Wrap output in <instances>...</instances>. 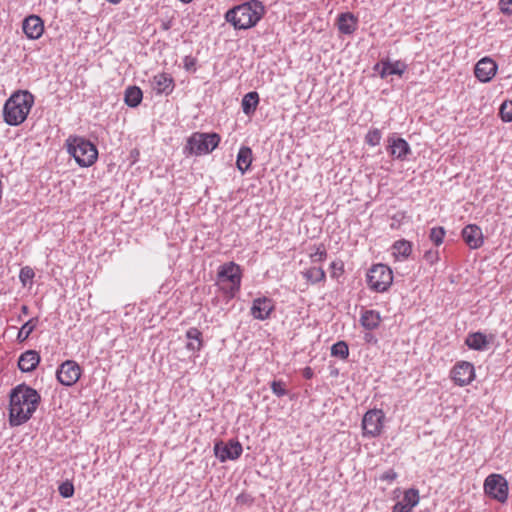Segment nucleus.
Listing matches in <instances>:
<instances>
[{
    "instance_id": "28",
    "label": "nucleus",
    "mask_w": 512,
    "mask_h": 512,
    "mask_svg": "<svg viewBox=\"0 0 512 512\" xmlns=\"http://www.w3.org/2000/svg\"><path fill=\"white\" fill-rule=\"evenodd\" d=\"M420 500L419 491L414 488H410L404 492L402 505L409 511L418 505Z\"/></svg>"
},
{
    "instance_id": "31",
    "label": "nucleus",
    "mask_w": 512,
    "mask_h": 512,
    "mask_svg": "<svg viewBox=\"0 0 512 512\" xmlns=\"http://www.w3.org/2000/svg\"><path fill=\"white\" fill-rule=\"evenodd\" d=\"M331 355L346 359L349 356V348L346 342L338 341L331 347Z\"/></svg>"
},
{
    "instance_id": "27",
    "label": "nucleus",
    "mask_w": 512,
    "mask_h": 512,
    "mask_svg": "<svg viewBox=\"0 0 512 512\" xmlns=\"http://www.w3.org/2000/svg\"><path fill=\"white\" fill-rule=\"evenodd\" d=\"M143 98L142 90L137 86H129L125 91L124 101L129 107H137Z\"/></svg>"
},
{
    "instance_id": "4",
    "label": "nucleus",
    "mask_w": 512,
    "mask_h": 512,
    "mask_svg": "<svg viewBox=\"0 0 512 512\" xmlns=\"http://www.w3.org/2000/svg\"><path fill=\"white\" fill-rule=\"evenodd\" d=\"M67 150L81 167H89L96 160L98 151L96 146L82 137H73L66 140Z\"/></svg>"
},
{
    "instance_id": "21",
    "label": "nucleus",
    "mask_w": 512,
    "mask_h": 512,
    "mask_svg": "<svg viewBox=\"0 0 512 512\" xmlns=\"http://www.w3.org/2000/svg\"><path fill=\"white\" fill-rule=\"evenodd\" d=\"M382 321L381 315L376 310H362L360 324L366 330H375L380 326Z\"/></svg>"
},
{
    "instance_id": "32",
    "label": "nucleus",
    "mask_w": 512,
    "mask_h": 512,
    "mask_svg": "<svg viewBox=\"0 0 512 512\" xmlns=\"http://www.w3.org/2000/svg\"><path fill=\"white\" fill-rule=\"evenodd\" d=\"M499 115L504 122H512V101L505 100L499 109Z\"/></svg>"
},
{
    "instance_id": "30",
    "label": "nucleus",
    "mask_w": 512,
    "mask_h": 512,
    "mask_svg": "<svg viewBox=\"0 0 512 512\" xmlns=\"http://www.w3.org/2000/svg\"><path fill=\"white\" fill-rule=\"evenodd\" d=\"M37 323H38V318H36V317L31 318L30 320L25 322L18 332V335H17L18 342L21 343V342H24L25 340H27L28 337L30 336V334L36 328Z\"/></svg>"
},
{
    "instance_id": "47",
    "label": "nucleus",
    "mask_w": 512,
    "mask_h": 512,
    "mask_svg": "<svg viewBox=\"0 0 512 512\" xmlns=\"http://www.w3.org/2000/svg\"><path fill=\"white\" fill-rule=\"evenodd\" d=\"M364 338H365V340H366L367 342H372V341L376 342V339H375V338H374V336H373L372 334H370V333L365 334V337H364Z\"/></svg>"
},
{
    "instance_id": "15",
    "label": "nucleus",
    "mask_w": 512,
    "mask_h": 512,
    "mask_svg": "<svg viewBox=\"0 0 512 512\" xmlns=\"http://www.w3.org/2000/svg\"><path fill=\"white\" fill-rule=\"evenodd\" d=\"M498 66L494 60L488 57L480 59L475 65L474 73L476 78L483 82H489L495 76Z\"/></svg>"
},
{
    "instance_id": "49",
    "label": "nucleus",
    "mask_w": 512,
    "mask_h": 512,
    "mask_svg": "<svg viewBox=\"0 0 512 512\" xmlns=\"http://www.w3.org/2000/svg\"><path fill=\"white\" fill-rule=\"evenodd\" d=\"M381 68H382V61H381V62H379V63H376V64L374 65V67H373V70L379 73V71L381 70Z\"/></svg>"
},
{
    "instance_id": "25",
    "label": "nucleus",
    "mask_w": 512,
    "mask_h": 512,
    "mask_svg": "<svg viewBox=\"0 0 512 512\" xmlns=\"http://www.w3.org/2000/svg\"><path fill=\"white\" fill-rule=\"evenodd\" d=\"M393 255L398 260H406L412 252V243L405 239L397 240L392 245Z\"/></svg>"
},
{
    "instance_id": "34",
    "label": "nucleus",
    "mask_w": 512,
    "mask_h": 512,
    "mask_svg": "<svg viewBox=\"0 0 512 512\" xmlns=\"http://www.w3.org/2000/svg\"><path fill=\"white\" fill-rule=\"evenodd\" d=\"M445 236V229L441 226L433 227L430 230V240L436 245L439 246L443 243V239Z\"/></svg>"
},
{
    "instance_id": "20",
    "label": "nucleus",
    "mask_w": 512,
    "mask_h": 512,
    "mask_svg": "<svg viewBox=\"0 0 512 512\" xmlns=\"http://www.w3.org/2000/svg\"><path fill=\"white\" fill-rule=\"evenodd\" d=\"M40 362V355L35 350H27L18 359V367L22 372H31Z\"/></svg>"
},
{
    "instance_id": "23",
    "label": "nucleus",
    "mask_w": 512,
    "mask_h": 512,
    "mask_svg": "<svg viewBox=\"0 0 512 512\" xmlns=\"http://www.w3.org/2000/svg\"><path fill=\"white\" fill-rule=\"evenodd\" d=\"M186 337L189 340L186 344L187 350L199 352L203 346L202 332L196 327H191L187 330Z\"/></svg>"
},
{
    "instance_id": "12",
    "label": "nucleus",
    "mask_w": 512,
    "mask_h": 512,
    "mask_svg": "<svg viewBox=\"0 0 512 512\" xmlns=\"http://www.w3.org/2000/svg\"><path fill=\"white\" fill-rule=\"evenodd\" d=\"M387 143V151L393 159L405 161L412 153L409 143L401 137L389 136Z\"/></svg>"
},
{
    "instance_id": "6",
    "label": "nucleus",
    "mask_w": 512,
    "mask_h": 512,
    "mask_svg": "<svg viewBox=\"0 0 512 512\" xmlns=\"http://www.w3.org/2000/svg\"><path fill=\"white\" fill-rule=\"evenodd\" d=\"M392 282V270L385 264H374L367 272V285L375 292L383 293L387 291Z\"/></svg>"
},
{
    "instance_id": "1",
    "label": "nucleus",
    "mask_w": 512,
    "mask_h": 512,
    "mask_svg": "<svg viewBox=\"0 0 512 512\" xmlns=\"http://www.w3.org/2000/svg\"><path fill=\"white\" fill-rule=\"evenodd\" d=\"M41 397L32 387L19 384L11 390L9 423L12 427L26 423L36 411Z\"/></svg>"
},
{
    "instance_id": "48",
    "label": "nucleus",
    "mask_w": 512,
    "mask_h": 512,
    "mask_svg": "<svg viewBox=\"0 0 512 512\" xmlns=\"http://www.w3.org/2000/svg\"><path fill=\"white\" fill-rule=\"evenodd\" d=\"M171 27V22L170 21H167V22H163L162 23V29L163 30H169Z\"/></svg>"
},
{
    "instance_id": "39",
    "label": "nucleus",
    "mask_w": 512,
    "mask_h": 512,
    "mask_svg": "<svg viewBox=\"0 0 512 512\" xmlns=\"http://www.w3.org/2000/svg\"><path fill=\"white\" fill-rule=\"evenodd\" d=\"M499 8L503 14L511 15L512 14V0H500Z\"/></svg>"
},
{
    "instance_id": "16",
    "label": "nucleus",
    "mask_w": 512,
    "mask_h": 512,
    "mask_svg": "<svg viewBox=\"0 0 512 512\" xmlns=\"http://www.w3.org/2000/svg\"><path fill=\"white\" fill-rule=\"evenodd\" d=\"M462 238L471 249H478L484 243L482 230L476 224L466 225L461 232Z\"/></svg>"
},
{
    "instance_id": "22",
    "label": "nucleus",
    "mask_w": 512,
    "mask_h": 512,
    "mask_svg": "<svg viewBox=\"0 0 512 512\" xmlns=\"http://www.w3.org/2000/svg\"><path fill=\"white\" fill-rule=\"evenodd\" d=\"M465 344L472 350L484 351L488 348L489 340L484 333L473 332L467 335Z\"/></svg>"
},
{
    "instance_id": "18",
    "label": "nucleus",
    "mask_w": 512,
    "mask_h": 512,
    "mask_svg": "<svg viewBox=\"0 0 512 512\" xmlns=\"http://www.w3.org/2000/svg\"><path fill=\"white\" fill-rule=\"evenodd\" d=\"M22 29L29 39L35 40L42 36L44 32V24L39 16L30 15L24 19Z\"/></svg>"
},
{
    "instance_id": "43",
    "label": "nucleus",
    "mask_w": 512,
    "mask_h": 512,
    "mask_svg": "<svg viewBox=\"0 0 512 512\" xmlns=\"http://www.w3.org/2000/svg\"><path fill=\"white\" fill-rule=\"evenodd\" d=\"M388 65H389V59L382 60V68L379 71V76L382 79L386 78L388 75H391V71L389 70Z\"/></svg>"
},
{
    "instance_id": "5",
    "label": "nucleus",
    "mask_w": 512,
    "mask_h": 512,
    "mask_svg": "<svg viewBox=\"0 0 512 512\" xmlns=\"http://www.w3.org/2000/svg\"><path fill=\"white\" fill-rule=\"evenodd\" d=\"M220 135L217 133H193L187 141L185 149L190 154L204 155L212 152L220 143Z\"/></svg>"
},
{
    "instance_id": "14",
    "label": "nucleus",
    "mask_w": 512,
    "mask_h": 512,
    "mask_svg": "<svg viewBox=\"0 0 512 512\" xmlns=\"http://www.w3.org/2000/svg\"><path fill=\"white\" fill-rule=\"evenodd\" d=\"M274 308L275 307L272 299L265 296L258 297L252 302L250 314L254 319L263 321L270 317Z\"/></svg>"
},
{
    "instance_id": "35",
    "label": "nucleus",
    "mask_w": 512,
    "mask_h": 512,
    "mask_svg": "<svg viewBox=\"0 0 512 512\" xmlns=\"http://www.w3.org/2000/svg\"><path fill=\"white\" fill-rule=\"evenodd\" d=\"M388 67H389V70L391 71V75L402 76L404 74V72L407 70V65L400 60H397L394 62H391L389 60Z\"/></svg>"
},
{
    "instance_id": "17",
    "label": "nucleus",
    "mask_w": 512,
    "mask_h": 512,
    "mask_svg": "<svg viewBox=\"0 0 512 512\" xmlns=\"http://www.w3.org/2000/svg\"><path fill=\"white\" fill-rule=\"evenodd\" d=\"M151 86L156 94L169 95L173 92L175 83L170 74L163 72L153 76Z\"/></svg>"
},
{
    "instance_id": "40",
    "label": "nucleus",
    "mask_w": 512,
    "mask_h": 512,
    "mask_svg": "<svg viewBox=\"0 0 512 512\" xmlns=\"http://www.w3.org/2000/svg\"><path fill=\"white\" fill-rule=\"evenodd\" d=\"M424 259L429 264H434L439 259L438 251H436V250H428V251H426L425 254H424Z\"/></svg>"
},
{
    "instance_id": "19",
    "label": "nucleus",
    "mask_w": 512,
    "mask_h": 512,
    "mask_svg": "<svg viewBox=\"0 0 512 512\" xmlns=\"http://www.w3.org/2000/svg\"><path fill=\"white\" fill-rule=\"evenodd\" d=\"M337 28L344 35L353 34L358 28V18L351 12L341 13L337 17Z\"/></svg>"
},
{
    "instance_id": "3",
    "label": "nucleus",
    "mask_w": 512,
    "mask_h": 512,
    "mask_svg": "<svg viewBox=\"0 0 512 512\" xmlns=\"http://www.w3.org/2000/svg\"><path fill=\"white\" fill-rule=\"evenodd\" d=\"M34 96L28 91H18L13 93L5 102L3 107V117L6 124L18 126L22 124L32 106Z\"/></svg>"
},
{
    "instance_id": "11",
    "label": "nucleus",
    "mask_w": 512,
    "mask_h": 512,
    "mask_svg": "<svg viewBox=\"0 0 512 512\" xmlns=\"http://www.w3.org/2000/svg\"><path fill=\"white\" fill-rule=\"evenodd\" d=\"M451 378L459 386L469 385L475 378V369L472 363L458 362L451 371Z\"/></svg>"
},
{
    "instance_id": "33",
    "label": "nucleus",
    "mask_w": 512,
    "mask_h": 512,
    "mask_svg": "<svg viewBox=\"0 0 512 512\" xmlns=\"http://www.w3.org/2000/svg\"><path fill=\"white\" fill-rule=\"evenodd\" d=\"M381 138V131L378 128H373L367 132L365 142L370 146H377L380 144Z\"/></svg>"
},
{
    "instance_id": "36",
    "label": "nucleus",
    "mask_w": 512,
    "mask_h": 512,
    "mask_svg": "<svg viewBox=\"0 0 512 512\" xmlns=\"http://www.w3.org/2000/svg\"><path fill=\"white\" fill-rule=\"evenodd\" d=\"M59 494L63 498H71L74 495V485L70 481L62 482L58 487Z\"/></svg>"
},
{
    "instance_id": "9",
    "label": "nucleus",
    "mask_w": 512,
    "mask_h": 512,
    "mask_svg": "<svg viewBox=\"0 0 512 512\" xmlns=\"http://www.w3.org/2000/svg\"><path fill=\"white\" fill-rule=\"evenodd\" d=\"M217 276L219 280H226L231 283L230 296L234 297L241 286L240 266L234 262L225 263L219 267Z\"/></svg>"
},
{
    "instance_id": "29",
    "label": "nucleus",
    "mask_w": 512,
    "mask_h": 512,
    "mask_svg": "<svg viewBox=\"0 0 512 512\" xmlns=\"http://www.w3.org/2000/svg\"><path fill=\"white\" fill-rule=\"evenodd\" d=\"M302 274L312 284L322 282L326 278L325 271L320 267H311L302 272Z\"/></svg>"
},
{
    "instance_id": "7",
    "label": "nucleus",
    "mask_w": 512,
    "mask_h": 512,
    "mask_svg": "<svg viewBox=\"0 0 512 512\" xmlns=\"http://www.w3.org/2000/svg\"><path fill=\"white\" fill-rule=\"evenodd\" d=\"M385 414L381 409L368 410L362 419L364 437H378L383 430Z\"/></svg>"
},
{
    "instance_id": "13",
    "label": "nucleus",
    "mask_w": 512,
    "mask_h": 512,
    "mask_svg": "<svg viewBox=\"0 0 512 512\" xmlns=\"http://www.w3.org/2000/svg\"><path fill=\"white\" fill-rule=\"evenodd\" d=\"M243 448L238 441L230 440L228 443H216L214 446V453L221 461L238 459L242 454Z\"/></svg>"
},
{
    "instance_id": "50",
    "label": "nucleus",
    "mask_w": 512,
    "mask_h": 512,
    "mask_svg": "<svg viewBox=\"0 0 512 512\" xmlns=\"http://www.w3.org/2000/svg\"><path fill=\"white\" fill-rule=\"evenodd\" d=\"M21 312H22L23 314H25V315H26V314H28V312H29V308H28V306L23 305V306L21 307Z\"/></svg>"
},
{
    "instance_id": "37",
    "label": "nucleus",
    "mask_w": 512,
    "mask_h": 512,
    "mask_svg": "<svg viewBox=\"0 0 512 512\" xmlns=\"http://www.w3.org/2000/svg\"><path fill=\"white\" fill-rule=\"evenodd\" d=\"M34 276H35V273H34L33 269L30 268L29 266H25V267L21 268V270H20L19 280L21 281L23 286H26L28 282L32 281Z\"/></svg>"
},
{
    "instance_id": "2",
    "label": "nucleus",
    "mask_w": 512,
    "mask_h": 512,
    "mask_svg": "<svg viewBox=\"0 0 512 512\" xmlns=\"http://www.w3.org/2000/svg\"><path fill=\"white\" fill-rule=\"evenodd\" d=\"M265 14V6L259 0H250L229 9L225 20L235 29L246 30L256 26Z\"/></svg>"
},
{
    "instance_id": "8",
    "label": "nucleus",
    "mask_w": 512,
    "mask_h": 512,
    "mask_svg": "<svg viewBox=\"0 0 512 512\" xmlns=\"http://www.w3.org/2000/svg\"><path fill=\"white\" fill-rule=\"evenodd\" d=\"M485 493L499 502H505L508 498V484L500 474L489 475L484 482Z\"/></svg>"
},
{
    "instance_id": "38",
    "label": "nucleus",
    "mask_w": 512,
    "mask_h": 512,
    "mask_svg": "<svg viewBox=\"0 0 512 512\" xmlns=\"http://www.w3.org/2000/svg\"><path fill=\"white\" fill-rule=\"evenodd\" d=\"M271 390L277 397H283L287 394V389L285 387V383L282 381H272L271 382Z\"/></svg>"
},
{
    "instance_id": "46",
    "label": "nucleus",
    "mask_w": 512,
    "mask_h": 512,
    "mask_svg": "<svg viewBox=\"0 0 512 512\" xmlns=\"http://www.w3.org/2000/svg\"><path fill=\"white\" fill-rule=\"evenodd\" d=\"M392 512H412V511H409L407 510L403 505H402V502H397L393 508H392Z\"/></svg>"
},
{
    "instance_id": "41",
    "label": "nucleus",
    "mask_w": 512,
    "mask_h": 512,
    "mask_svg": "<svg viewBox=\"0 0 512 512\" xmlns=\"http://www.w3.org/2000/svg\"><path fill=\"white\" fill-rule=\"evenodd\" d=\"M398 474L393 470L389 469L380 475V480L393 482L397 478Z\"/></svg>"
},
{
    "instance_id": "52",
    "label": "nucleus",
    "mask_w": 512,
    "mask_h": 512,
    "mask_svg": "<svg viewBox=\"0 0 512 512\" xmlns=\"http://www.w3.org/2000/svg\"><path fill=\"white\" fill-rule=\"evenodd\" d=\"M325 255H326V253H325V252H321V253H320V257L325 256Z\"/></svg>"
},
{
    "instance_id": "44",
    "label": "nucleus",
    "mask_w": 512,
    "mask_h": 512,
    "mask_svg": "<svg viewBox=\"0 0 512 512\" xmlns=\"http://www.w3.org/2000/svg\"><path fill=\"white\" fill-rule=\"evenodd\" d=\"M331 269L333 270L331 276L337 277L338 272H339V274H341L343 272V265H342V263L332 262Z\"/></svg>"
},
{
    "instance_id": "26",
    "label": "nucleus",
    "mask_w": 512,
    "mask_h": 512,
    "mask_svg": "<svg viewBox=\"0 0 512 512\" xmlns=\"http://www.w3.org/2000/svg\"><path fill=\"white\" fill-rule=\"evenodd\" d=\"M259 104V95L257 92L252 91L244 95L242 99V110L245 115L250 116L255 111Z\"/></svg>"
},
{
    "instance_id": "42",
    "label": "nucleus",
    "mask_w": 512,
    "mask_h": 512,
    "mask_svg": "<svg viewBox=\"0 0 512 512\" xmlns=\"http://www.w3.org/2000/svg\"><path fill=\"white\" fill-rule=\"evenodd\" d=\"M183 64H184V68L187 70V71H195L196 68V59L194 57H191V56H186L184 59H183Z\"/></svg>"
},
{
    "instance_id": "10",
    "label": "nucleus",
    "mask_w": 512,
    "mask_h": 512,
    "mask_svg": "<svg viewBox=\"0 0 512 512\" xmlns=\"http://www.w3.org/2000/svg\"><path fill=\"white\" fill-rule=\"evenodd\" d=\"M81 376V367L73 360L63 362L56 372L58 381L64 386L74 385Z\"/></svg>"
},
{
    "instance_id": "24",
    "label": "nucleus",
    "mask_w": 512,
    "mask_h": 512,
    "mask_svg": "<svg viewBox=\"0 0 512 512\" xmlns=\"http://www.w3.org/2000/svg\"><path fill=\"white\" fill-rule=\"evenodd\" d=\"M252 150L248 146H242L237 154L236 165L238 170L244 174L251 166Z\"/></svg>"
},
{
    "instance_id": "45",
    "label": "nucleus",
    "mask_w": 512,
    "mask_h": 512,
    "mask_svg": "<svg viewBox=\"0 0 512 512\" xmlns=\"http://www.w3.org/2000/svg\"><path fill=\"white\" fill-rule=\"evenodd\" d=\"M302 375L305 379H312L314 372L311 367H305L302 371Z\"/></svg>"
},
{
    "instance_id": "51",
    "label": "nucleus",
    "mask_w": 512,
    "mask_h": 512,
    "mask_svg": "<svg viewBox=\"0 0 512 512\" xmlns=\"http://www.w3.org/2000/svg\"><path fill=\"white\" fill-rule=\"evenodd\" d=\"M107 2L111 3V4H118L120 3L122 0H106Z\"/></svg>"
}]
</instances>
